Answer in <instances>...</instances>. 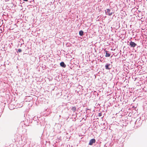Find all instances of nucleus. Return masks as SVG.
Here are the masks:
<instances>
[{
	"label": "nucleus",
	"instance_id": "9d476101",
	"mask_svg": "<svg viewBox=\"0 0 147 147\" xmlns=\"http://www.w3.org/2000/svg\"><path fill=\"white\" fill-rule=\"evenodd\" d=\"M102 115V114L101 113H98V116L99 117H100Z\"/></svg>",
	"mask_w": 147,
	"mask_h": 147
},
{
	"label": "nucleus",
	"instance_id": "7ed1b4c3",
	"mask_svg": "<svg viewBox=\"0 0 147 147\" xmlns=\"http://www.w3.org/2000/svg\"><path fill=\"white\" fill-rule=\"evenodd\" d=\"M107 13H108V15L109 16H111V15L112 14H113V12H110V9H107Z\"/></svg>",
	"mask_w": 147,
	"mask_h": 147
},
{
	"label": "nucleus",
	"instance_id": "1a4fd4ad",
	"mask_svg": "<svg viewBox=\"0 0 147 147\" xmlns=\"http://www.w3.org/2000/svg\"><path fill=\"white\" fill-rule=\"evenodd\" d=\"M22 51V50L21 49H19L18 50L17 52H21Z\"/></svg>",
	"mask_w": 147,
	"mask_h": 147
},
{
	"label": "nucleus",
	"instance_id": "9b49d317",
	"mask_svg": "<svg viewBox=\"0 0 147 147\" xmlns=\"http://www.w3.org/2000/svg\"><path fill=\"white\" fill-rule=\"evenodd\" d=\"M24 0V1H28V0Z\"/></svg>",
	"mask_w": 147,
	"mask_h": 147
},
{
	"label": "nucleus",
	"instance_id": "f8f14e48",
	"mask_svg": "<svg viewBox=\"0 0 147 147\" xmlns=\"http://www.w3.org/2000/svg\"><path fill=\"white\" fill-rule=\"evenodd\" d=\"M146 1H147V0H146Z\"/></svg>",
	"mask_w": 147,
	"mask_h": 147
},
{
	"label": "nucleus",
	"instance_id": "6e6552de",
	"mask_svg": "<svg viewBox=\"0 0 147 147\" xmlns=\"http://www.w3.org/2000/svg\"><path fill=\"white\" fill-rule=\"evenodd\" d=\"M60 65L61 66L64 67V63L63 62H61L60 63Z\"/></svg>",
	"mask_w": 147,
	"mask_h": 147
},
{
	"label": "nucleus",
	"instance_id": "423d86ee",
	"mask_svg": "<svg viewBox=\"0 0 147 147\" xmlns=\"http://www.w3.org/2000/svg\"><path fill=\"white\" fill-rule=\"evenodd\" d=\"M110 65V64H107L105 66V68L106 69H109L110 68L109 67V66Z\"/></svg>",
	"mask_w": 147,
	"mask_h": 147
},
{
	"label": "nucleus",
	"instance_id": "f03ea898",
	"mask_svg": "<svg viewBox=\"0 0 147 147\" xmlns=\"http://www.w3.org/2000/svg\"><path fill=\"white\" fill-rule=\"evenodd\" d=\"M96 142V140L94 139H92L90 140L89 145H92L93 143H94Z\"/></svg>",
	"mask_w": 147,
	"mask_h": 147
},
{
	"label": "nucleus",
	"instance_id": "0eeeda50",
	"mask_svg": "<svg viewBox=\"0 0 147 147\" xmlns=\"http://www.w3.org/2000/svg\"><path fill=\"white\" fill-rule=\"evenodd\" d=\"M83 33L84 32L80 30L79 31V34L80 36H82L83 34Z\"/></svg>",
	"mask_w": 147,
	"mask_h": 147
},
{
	"label": "nucleus",
	"instance_id": "39448f33",
	"mask_svg": "<svg viewBox=\"0 0 147 147\" xmlns=\"http://www.w3.org/2000/svg\"><path fill=\"white\" fill-rule=\"evenodd\" d=\"M106 54L105 55L106 57H109L110 56V54L108 53V51H105Z\"/></svg>",
	"mask_w": 147,
	"mask_h": 147
},
{
	"label": "nucleus",
	"instance_id": "f257e3e1",
	"mask_svg": "<svg viewBox=\"0 0 147 147\" xmlns=\"http://www.w3.org/2000/svg\"><path fill=\"white\" fill-rule=\"evenodd\" d=\"M136 45V44L132 41H131L129 43V45L131 47H134Z\"/></svg>",
	"mask_w": 147,
	"mask_h": 147
},
{
	"label": "nucleus",
	"instance_id": "20e7f679",
	"mask_svg": "<svg viewBox=\"0 0 147 147\" xmlns=\"http://www.w3.org/2000/svg\"><path fill=\"white\" fill-rule=\"evenodd\" d=\"M71 110L74 112H75L76 111V107L74 106V107H73L71 108Z\"/></svg>",
	"mask_w": 147,
	"mask_h": 147
}]
</instances>
